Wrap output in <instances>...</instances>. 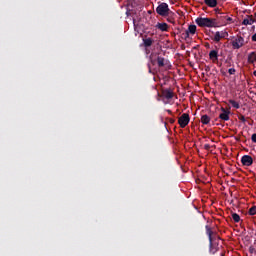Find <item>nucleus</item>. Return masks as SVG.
Segmentation results:
<instances>
[{
	"label": "nucleus",
	"instance_id": "obj_1",
	"mask_svg": "<svg viewBox=\"0 0 256 256\" xmlns=\"http://www.w3.org/2000/svg\"><path fill=\"white\" fill-rule=\"evenodd\" d=\"M196 24L198 27H217V19L198 17Z\"/></svg>",
	"mask_w": 256,
	"mask_h": 256
},
{
	"label": "nucleus",
	"instance_id": "obj_2",
	"mask_svg": "<svg viewBox=\"0 0 256 256\" xmlns=\"http://www.w3.org/2000/svg\"><path fill=\"white\" fill-rule=\"evenodd\" d=\"M156 13L160 15V17H169L170 13H173L171 9H169V4L162 2L156 8Z\"/></svg>",
	"mask_w": 256,
	"mask_h": 256
},
{
	"label": "nucleus",
	"instance_id": "obj_3",
	"mask_svg": "<svg viewBox=\"0 0 256 256\" xmlns=\"http://www.w3.org/2000/svg\"><path fill=\"white\" fill-rule=\"evenodd\" d=\"M205 229H206V235L208 236V239H209L210 253L215 255V252L217 251V246H215V244L213 243V230L211 229V227H209V225H206Z\"/></svg>",
	"mask_w": 256,
	"mask_h": 256
},
{
	"label": "nucleus",
	"instance_id": "obj_4",
	"mask_svg": "<svg viewBox=\"0 0 256 256\" xmlns=\"http://www.w3.org/2000/svg\"><path fill=\"white\" fill-rule=\"evenodd\" d=\"M156 61L159 69L163 67L166 69V71L171 69V64L169 63V60L164 59L162 56H157Z\"/></svg>",
	"mask_w": 256,
	"mask_h": 256
},
{
	"label": "nucleus",
	"instance_id": "obj_5",
	"mask_svg": "<svg viewBox=\"0 0 256 256\" xmlns=\"http://www.w3.org/2000/svg\"><path fill=\"white\" fill-rule=\"evenodd\" d=\"M190 121L191 118L189 117L188 113H184L178 118V124L180 125L181 129H185V127L189 125Z\"/></svg>",
	"mask_w": 256,
	"mask_h": 256
},
{
	"label": "nucleus",
	"instance_id": "obj_6",
	"mask_svg": "<svg viewBox=\"0 0 256 256\" xmlns=\"http://www.w3.org/2000/svg\"><path fill=\"white\" fill-rule=\"evenodd\" d=\"M231 45L233 49H241V47L245 45V38H243L242 36H237L231 41Z\"/></svg>",
	"mask_w": 256,
	"mask_h": 256
},
{
	"label": "nucleus",
	"instance_id": "obj_7",
	"mask_svg": "<svg viewBox=\"0 0 256 256\" xmlns=\"http://www.w3.org/2000/svg\"><path fill=\"white\" fill-rule=\"evenodd\" d=\"M241 163L244 165V167H251V165H253V157L244 155L241 158Z\"/></svg>",
	"mask_w": 256,
	"mask_h": 256
},
{
	"label": "nucleus",
	"instance_id": "obj_8",
	"mask_svg": "<svg viewBox=\"0 0 256 256\" xmlns=\"http://www.w3.org/2000/svg\"><path fill=\"white\" fill-rule=\"evenodd\" d=\"M229 34L227 32H219L217 31L214 35L213 41H215V43H219V41H221V39H225V37H227Z\"/></svg>",
	"mask_w": 256,
	"mask_h": 256
},
{
	"label": "nucleus",
	"instance_id": "obj_9",
	"mask_svg": "<svg viewBox=\"0 0 256 256\" xmlns=\"http://www.w3.org/2000/svg\"><path fill=\"white\" fill-rule=\"evenodd\" d=\"M222 113L219 114V119L222 121H229V115H231L230 111H227L225 108H221Z\"/></svg>",
	"mask_w": 256,
	"mask_h": 256
},
{
	"label": "nucleus",
	"instance_id": "obj_10",
	"mask_svg": "<svg viewBox=\"0 0 256 256\" xmlns=\"http://www.w3.org/2000/svg\"><path fill=\"white\" fill-rule=\"evenodd\" d=\"M209 59L212 60V63H217V61H219V52L217 50L210 51Z\"/></svg>",
	"mask_w": 256,
	"mask_h": 256
},
{
	"label": "nucleus",
	"instance_id": "obj_11",
	"mask_svg": "<svg viewBox=\"0 0 256 256\" xmlns=\"http://www.w3.org/2000/svg\"><path fill=\"white\" fill-rule=\"evenodd\" d=\"M162 97H164V99H173V90L171 89L162 90Z\"/></svg>",
	"mask_w": 256,
	"mask_h": 256
},
{
	"label": "nucleus",
	"instance_id": "obj_12",
	"mask_svg": "<svg viewBox=\"0 0 256 256\" xmlns=\"http://www.w3.org/2000/svg\"><path fill=\"white\" fill-rule=\"evenodd\" d=\"M156 29H159L160 31H169V25L167 23H157Z\"/></svg>",
	"mask_w": 256,
	"mask_h": 256
},
{
	"label": "nucleus",
	"instance_id": "obj_13",
	"mask_svg": "<svg viewBox=\"0 0 256 256\" xmlns=\"http://www.w3.org/2000/svg\"><path fill=\"white\" fill-rule=\"evenodd\" d=\"M201 123H202V125H209V123H211V117H209V115H207V114L202 115Z\"/></svg>",
	"mask_w": 256,
	"mask_h": 256
},
{
	"label": "nucleus",
	"instance_id": "obj_14",
	"mask_svg": "<svg viewBox=\"0 0 256 256\" xmlns=\"http://www.w3.org/2000/svg\"><path fill=\"white\" fill-rule=\"evenodd\" d=\"M255 23V19H253V16H248V18H245L242 21V25H253Z\"/></svg>",
	"mask_w": 256,
	"mask_h": 256
},
{
	"label": "nucleus",
	"instance_id": "obj_15",
	"mask_svg": "<svg viewBox=\"0 0 256 256\" xmlns=\"http://www.w3.org/2000/svg\"><path fill=\"white\" fill-rule=\"evenodd\" d=\"M204 3L211 8L217 7V0H204Z\"/></svg>",
	"mask_w": 256,
	"mask_h": 256
},
{
	"label": "nucleus",
	"instance_id": "obj_16",
	"mask_svg": "<svg viewBox=\"0 0 256 256\" xmlns=\"http://www.w3.org/2000/svg\"><path fill=\"white\" fill-rule=\"evenodd\" d=\"M186 31L189 32L190 35H195V33H197V26L189 25V27Z\"/></svg>",
	"mask_w": 256,
	"mask_h": 256
},
{
	"label": "nucleus",
	"instance_id": "obj_17",
	"mask_svg": "<svg viewBox=\"0 0 256 256\" xmlns=\"http://www.w3.org/2000/svg\"><path fill=\"white\" fill-rule=\"evenodd\" d=\"M256 61V53L255 52H251L249 55H248V63H255Z\"/></svg>",
	"mask_w": 256,
	"mask_h": 256
},
{
	"label": "nucleus",
	"instance_id": "obj_18",
	"mask_svg": "<svg viewBox=\"0 0 256 256\" xmlns=\"http://www.w3.org/2000/svg\"><path fill=\"white\" fill-rule=\"evenodd\" d=\"M228 103H230V105H232V107L234 109H240L241 108V105H239V102H237L233 99L228 100Z\"/></svg>",
	"mask_w": 256,
	"mask_h": 256
},
{
	"label": "nucleus",
	"instance_id": "obj_19",
	"mask_svg": "<svg viewBox=\"0 0 256 256\" xmlns=\"http://www.w3.org/2000/svg\"><path fill=\"white\" fill-rule=\"evenodd\" d=\"M144 47H151L153 45V39L151 38H146L143 39Z\"/></svg>",
	"mask_w": 256,
	"mask_h": 256
},
{
	"label": "nucleus",
	"instance_id": "obj_20",
	"mask_svg": "<svg viewBox=\"0 0 256 256\" xmlns=\"http://www.w3.org/2000/svg\"><path fill=\"white\" fill-rule=\"evenodd\" d=\"M217 18L220 19V21H222V23H225V21L227 19V15H225V13L218 12Z\"/></svg>",
	"mask_w": 256,
	"mask_h": 256
},
{
	"label": "nucleus",
	"instance_id": "obj_21",
	"mask_svg": "<svg viewBox=\"0 0 256 256\" xmlns=\"http://www.w3.org/2000/svg\"><path fill=\"white\" fill-rule=\"evenodd\" d=\"M232 219H233L234 223H239V221H241V216H239V214H237V213H233Z\"/></svg>",
	"mask_w": 256,
	"mask_h": 256
},
{
	"label": "nucleus",
	"instance_id": "obj_22",
	"mask_svg": "<svg viewBox=\"0 0 256 256\" xmlns=\"http://www.w3.org/2000/svg\"><path fill=\"white\" fill-rule=\"evenodd\" d=\"M248 214L253 216L256 215V206H252L249 210H248Z\"/></svg>",
	"mask_w": 256,
	"mask_h": 256
},
{
	"label": "nucleus",
	"instance_id": "obj_23",
	"mask_svg": "<svg viewBox=\"0 0 256 256\" xmlns=\"http://www.w3.org/2000/svg\"><path fill=\"white\" fill-rule=\"evenodd\" d=\"M190 35L191 34L187 30H185V32L182 33V39H185V41H187V39H189Z\"/></svg>",
	"mask_w": 256,
	"mask_h": 256
},
{
	"label": "nucleus",
	"instance_id": "obj_24",
	"mask_svg": "<svg viewBox=\"0 0 256 256\" xmlns=\"http://www.w3.org/2000/svg\"><path fill=\"white\" fill-rule=\"evenodd\" d=\"M228 23H233V18L226 16V20H224V25H228Z\"/></svg>",
	"mask_w": 256,
	"mask_h": 256
},
{
	"label": "nucleus",
	"instance_id": "obj_25",
	"mask_svg": "<svg viewBox=\"0 0 256 256\" xmlns=\"http://www.w3.org/2000/svg\"><path fill=\"white\" fill-rule=\"evenodd\" d=\"M239 121H241L242 123H245L247 121V119H245L244 115H240L238 116Z\"/></svg>",
	"mask_w": 256,
	"mask_h": 256
},
{
	"label": "nucleus",
	"instance_id": "obj_26",
	"mask_svg": "<svg viewBox=\"0 0 256 256\" xmlns=\"http://www.w3.org/2000/svg\"><path fill=\"white\" fill-rule=\"evenodd\" d=\"M228 73H229V75H235V73H236L235 68H230V69L228 70Z\"/></svg>",
	"mask_w": 256,
	"mask_h": 256
},
{
	"label": "nucleus",
	"instance_id": "obj_27",
	"mask_svg": "<svg viewBox=\"0 0 256 256\" xmlns=\"http://www.w3.org/2000/svg\"><path fill=\"white\" fill-rule=\"evenodd\" d=\"M251 139L253 143H256V133L252 134Z\"/></svg>",
	"mask_w": 256,
	"mask_h": 256
},
{
	"label": "nucleus",
	"instance_id": "obj_28",
	"mask_svg": "<svg viewBox=\"0 0 256 256\" xmlns=\"http://www.w3.org/2000/svg\"><path fill=\"white\" fill-rule=\"evenodd\" d=\"M204 149H205V151H209V149H211V145L205 144Z\"/></svg>",
	"mask_w": 256,
	"mask_h": 256
},
{
	"label": "nucleus",
	"instance_id": "obj_29",
	"mask_svg": "<svg viewBox=\"0 0 256 256\" xmlns=\"http://www.w3.org/2000/svg\"><path fill=\"white\" fill-rule=\"evenodd\" d=\"M150 62L152 63V65H155L156 61L153 60V58L150 56Z\"/></svg>",
	"mask_w": 256,
	"mask_h": 256
},
{
	"label": "nucleus",
	"instance_id": "obj_30",
	"mask_svg": "<svg viewBox=\"0 0 256 256\" xmlns=\"http://www.w3.org/2000/svg\"><path fill=\"white\" fill-rule=\"evenodd\" d=\"M169 123H171L173 125V123H175V119L169 118Z\"/></svg>",
	"mask_w": 256,
	"mask_h": 256
},
{
	"label": "nucleus",
	"instance_id": "obj_31",
	"mask_svg": "<svg viewBox=\"0 0 256 256\" xmlns=\"http://www.w3.org/2000/svg\"><path fill=\"white\" fill-rule=\"evenodd\" d=\"M252 41L256 42V33L252 36Z\"/></svg>",
	"mask_w": 256,
	"mask_h": 256
},
{
	"label": "nucleus",
	"instance_id": "obj_32",
	"mask_svg": "<svg viewBox=\"0 0 256 256\" xmlns=\"http://www.w3.org/2000/svg\"><path fill=\"white\" fill-rule=\"evenodd\" d=\"M148 71H149V73H152L151 64H148Z\"/></svg>",
	"mask_w": 256,
	"mask_h": 256
},
{
	"label": "nucleus",
	"instance_id": "obj_33",
	"mask_svg": "<svg viewBox=\"0 0 256 256\" xmlns=\"http://www.w3.org/2000/svg\"><path fill=\"white\" fill-rule=\"evenodd\" d=\"M254 77H256V70L253 72Z\"/></svg>",
	"mask_w": 256,
	"mask_h": 256
},
{
	"label": "nucleus",
	"instance_id": "obj_34",
	"mask_svg": "<svg viewBox=\"0 0 256 256\" xmlns=\"http://www.w3.org/2000/svg\"><path fill=\"white\" fill-rule=\"evenodd\" d=\"M168 111V113H171V110H167Z\"/></svg>",
	"mask_w": 256,
	"mask_h": 256
},
{
	"label": "nucleus",
	"instance_id": "obj_35",
	"mask_svg": "<svg viewBox=\"0 0 256 256\" xmlns=\"http://www.w3.org/2000/svg\"><path fill=\"white\" fill-rule=\"evenodd\" d=\"M209 70V67L206 68V71Z\"/></svg>",
	"mask_w": 256,
	"mask_h": 256
}]
</instances>
